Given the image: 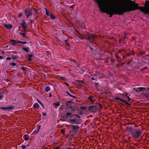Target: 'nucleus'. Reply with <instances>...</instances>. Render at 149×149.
<instances>
[{
  "instance_id": "26",
  "label": "nucleus",
  "mask_w": 149,
  "mask_h": 149,
  "mask_svg": "<svg viewBox=\"0 0 149 149\" xmlns=\"http://www.w3.org/2000/svg\"><path fill=\"white\" fill-rule=\"evenodd\" d=\"M22 49L23 50L25 51L26 52H29V50L28 49V47H23L22 48Z\"/></svg>"
},
{
  "instance_id": "6",
  "label": "nucleus",
  "mask_w": 149,
  "mask_h": 149,
  "mask_svg": "<svg viewBox=\"0 0 149 149\" xmlns=\"http://www.w3.org/2000/svg\"><path fill=\"white\" fill-rule=\"evenodd\" d=\"M70 122L73 124H81V120L80 119H71L70 120Z\"/></svg>"
},
{
  "instance_id": "39",
  "label": "nucleus",
  "mask_w": 149,
  "mask_h": 149,
  "mask_svg": "<svg viewBox=\"0 0 149 149\" xmlns=\"http://www.w3.org/2000/svg\"><path fill=\"white\" fill-rule=\"evenodd\" d=\"M54 104L56 106H57V107H58L60 105V103L59 102H58L56 103H55Z\"/></svg>"
},
{
  "instance_id": "55",
  "label": "nucleus",
  "mask_w": 149,
  "mask_h": 149,
  "mask_svg": "<svg viewBox=\"0 0 149 149\" xmlns=\"http://www.w3.org/2000/svg\"><path fill=\"white\" fill-rule=\"evenodd\" d=\"M121 101H122V102L125 103V104H126V103L127 102H126V100H123L122 99H121Z\"/></svg>"
},
{
  "instance_id": "29",
  "label": "nucleus",
  "mask_w": 149,
  "mask_h": 149,
  "mask_svg": "<svg viewBox=\"0 0 149 149\" xmlns=\"http://www.w3.org/2000/svg\"><path fill=\"white\" fill-rule=\"evenodd\" d=\"M45 14H46L47 15H50L49 14V12L47 9L46 8H45Z\"/></svg>"
},
{
  "instance_id": "14",
  "label": "nucleus",
  "mask_w": 149,
  "mask_h": 149,
  "mask_svg": "<svg viewBox=\"0 0 149 149\" xmlns=\"http://www.w3.org/2000/svg\"><path fill=\"white\" fill-rule=\"evenodd\" d=\"M65 92V95L66 96H68V95H69L70 97H71L73 98H76V97L75 96L72 95V94H70L68 91H66Z\"/></svg>"
},
{
  "instance_id": "32",
  "label": "nucleus",
  "mask_w": 149,
  "mask_h": 149,
  "mask_svg": "<svg viewBox=\"0 0 149 149\" xmlns=\"http://www.w3.org/2000/svg\"><path fill=\"white\" fill-rule=\"evenodd\" d=\"M39 131L37 130H35L33 132V134H37Z\"/></svg>"
},
{
  "instance_id": "16",
  "label": "nucleus",
  "mask_w": 149,
  "mask_h": 149,
  "mask_svg": "<svg viewBox=\"0 0 149 149\" xmlns=\"http://www.w3.org/2000/svg\"><path fill=\"white\" fill-rule=\"evenodd\" d=\"M73 102L70 101H66L65 103V104L66 106H70L71 104H73Z\"/></svg>"
},
{
  "instance_id": "31",
  "label": "nucleus",
  "mask_w": 149,
  "mask_h": 149,
  "mask_svg": "<svg viewBox=\"0 0 149 149\" xmlns=\"http://www.w3.org/2000/svg\"><path fill=\"white\" fill-rule=\"evenodd\" d=\"M88 99L92 102H94L93 99L92 98V97H91V96L88 97Z\"/></svg>"
},
{
  "instance_id": "33",
  "label": "nucleus",
  "mask_w": 149,
  "mask_h": 149,
  "mask_svg": "<svg viewBox=\"0 0 149 149\" xmlns=\"http://www.w3.org/2000/svg\"><path fill=\"white\" fill-rule=\"evenodd\" d=\"M114 99L116 100H119L120 101H121L122 99L118 97H115Z\"/></svg>"
},
{
  "instance_id": "24",
  "label": "nucleus",
  "mask_w": 149,
  "mask_h": 149,
  "mask_svg": "<svg viewBox=\"0 0 149 149\" xmlns=\"http://www.w3.org/2000/svg\"><path fill=\"white\" fill-rule=\"evenodd\" d=\"M37 102L40 104V105L44 109H45L44 106L42 103L41 102V101H40L38 99H37Z\"/></svg>"
},
{
  "instance_id": "22",
  "label": "nucleus",
  "mask_w": 149,
  "mask_h": 149,
  "mask_svg": "<svg viewBox=\"0 0 149 149\" xmlns=\"http://www.w3.org/2000/svg\"><path fill=\"white\" fill-rule=\"evenodd\" d=\"M72 113H68V112L66 114V116H65V118H68V117L72 115Z\"/></svg>"
},
{
  "instance_id": "62",
  "label": "nucleus",
  "mask_w": 149,
  "mask_h": 149,
  "mask_svg": "<svg viewBox=\"0 0 149 149\" xmlns=\"http://www.w3.org/2000/svg\"><path fill=\"white\" fill-rule=\"evenodd\" d=\"M72 149V148H71L68 147H67L65 149Z\"/></svg>"
},
{
  "instance_id": "8",
  "label": "nucleus",
  "mask_w": 149,
  "mask_h": 149,
  "mask_svg": "<svg viewBox=\"0 0 149 149\" xmlns=\"http://www.w3.org/2000/svg\"><path fill=\"white\" fill-rule=\"evenodd\" d=\"M72 127V131L74 134L77 133L79 129V127L78 125H71Z\"/></svg>"
},
{
  "instance_id": "51",
  "label": "nucleus",
  "mask_w": 149,
  "mask_h": 149,
  "mask_svg": "<svg viewBox=\"0 0 149 149\" xmlns=\"http://www.w3.org/2000/svg\"><path fill=\"white\" fill-rule=\"evenodd\" d=\"M68 108L70 109H71L72 110H74V108L71 106H70L68 107Z\"/></svg>"
},
{
  "instance_id": "2",
  "label": "nucleus",
  "mask_w": 149,
  "mask_h": 149,
  "mask_svg": "<svg viewBox=\"0 0 149 149\" xmlns=\"http://www.w3.org/2000/svg\"><path fill=\"white\" fill-rule=\"evenodd\" d=\"M142 134V131L140 130H134L131 133V136L134 139H138L140 137Z\"/></svg>"
},
{
  "instance_id": "63",
  "label": "nucleus",
  "mask_w": 149,
  "mask_h": 149,
  "mask_svg": "<svg viewBox=\"0 0 149 149\" xmlns=\"http://www.w3.org/2000/svg\"><path fill=\"white\" fill-rule=\"evenodd\" d=\"M91 79L92 80H95V78H91Z\"/></svg>"
},
{
  "instance_id": "7",
  "label": "nucleus",
  "mask_w": 149,
  "mask_h": 149,
  "mask_svg": "<svg viewBox=\"0 0 149 149\" xmlns=\"http://www.w3.org/2000/svg\"><path fill=\"white\" fill-rule=\"evenodd\" d=\"M15 107L13 105H8L7 107H1L0 109L5 111H9L13 109Z\"/></svg>"
},
{
  "instance_id": "19",
  "label": "nucleus",
  "mask_w": 149,
  "mask_h": 149,
  "mask_svg": "<svg viewBox=\"0 0 149 149\" xmlns=\"http://www.w3.org/2000/svg\"><path fill=\"white\" fill-rule=\"evenodd\" d=\"M127 130L130 132V134L131 135V133L133 130H132V128L131 127H128L127 128Z\"/></svg>"
},
{
  "instance_id": "17",
  "label": "nucleus",
  "mask_w": 149,
  "mask_h": 149,
  "mask_svg": "<svg viewBox=\"0 0 149 149\" xmlns=\"http://www.w3.org/2000/svg\"><path fill=\"white\" fill-rule=\"evenodd\" d=\"M4 93L3 92H0V100L3 99L4 97Z\"/></svg>"
},
{
  "instance_id": "58",
  "label": "nucleus",
  "mask_w": 149,
  "mask_h": 149,
  "mask_svg": "<svg viewBox=\"0 0 149 149\" xmlns=\"http://www.w3.org/2000/svg\"><path fill=\"white\" fill-rule=\"evenodd\" d=\"M21 68L23 70H26L25 68L24 67H22Z\"/></svg>"
},
{
  "instance_id": "15",
  "label": "nucleus",
  "mask_w": 149,
  "mask_h": 149,
  "mask_svg": "<svg viewBox=\"0 0 149 149\" xmlns=\"http://www.w3.org/2000/svg\"><path fill=\"white\" fill-rule=\"evenodd\" d=\"M28 56H29V58H28L29 61V62H31L33 61V60L32 59H31V58L33 56L32 54H28Z\"/></svg>"
},
{
  "instance_id": "56",
  "label": "nucleus",
  "mask_w": 149,
  "mask_h": 149,
  "mask_svg": "<svg viewBox=\"0 0 149 149\" xmlns=\"http://www.w3.org/2000/svg\"><path fill=\"white\" fill-rule=\"evenodd\" d=\"M42 115L43 116H45L47 115V113L45 112H43L42 113Z\"/></svg>"
},
{
  "instance_id": "37",
  "label": "nucleus",
  "mask_w": 149,
  "mask_h": 149,
  "mask_svg": "<svg viewBox=\"0 0 149 149\" xmlns=\"http://www.w3.org/2000/svg\"><path fill=\"white\" fill-rule=\"evenodd\" d=\"M125 104H126V105L128 107H131V105L128 102H126Z\"/></svg>"
},
{
  "instance_id": "52",
  "label": "nucleus",
  "mask_w": 149,
  "mask_h": 149,
  "mask_svg": "<svg viewBox=\"0 0 149 149\" xmlns=\"http://www.w3.org/2000/svg\"><path fill=\"white\" fill-rule=\"evenodd\" d=\"M33 10H34V11L36 13H37V12L38 11L37 10V9H35V8H33Z\"/></svg>"
},
{
  "instance_id": "53",
  "label": "nucleus",
  "mask_w": 149,
  "mask_h": 149,
  "mask_svg": "<svg viewBox=\"0 0 149 149\" xmlns=\"http://www.w3.org/2000/svg\"><path fill=\"white\" fill-rule=\"evenodd\" d=\"M65 132V131L64 130H61V133L62 134H65V133H64Z\"/></svg>"
},
{
  "instance_id": "21",
  "label": "nucleus",
  "mask_w": 149,
  "mask_h": 149,
  "mask_svg": "<svg viewBox=\"0 0 149 149\" xmlns=\"http://www.w3.org/2000/svg\"><path fill=\"white\" fill-rule=\"evenodd\" d=\"M40 106L38 103H35L33 106V108L35 109L36 108H38Z\"/></svg>"
},
{
  "instance_id": "38",
  "label": "nucleus",
  "mask_w": 149,
  "mask_h": 149,
  "mask_svg": "<svg viewBox=\"0 0 149 149\" xmlns=\"http://www.w3.org/2000/svg\"><path fill=\"white\" fill-rule=\"evenodd\" d=\"M60 78L61 79H62V80H64V81H66L67 80L66 78L64 77H60Z\"/></svg>"
},
{
  "instance_id": "18",
  "label": "nucleus",
  "mask_w": 149,
  "mask_h": 149,
  "mask_svg": "<svg viewBox=\"0 0 149 149\" xmlns=\"http://www.w3.org/2000/svg\"><path fill=\"white\" fill-rule=\"evenodd\" d=\"M29 136L27 134H25L23 136V138L25 141H28L29 139Z\"/></svg>"
},
{
  "instance_id": "59",
  "label": "nucleus",
  "mask_w": 149,
  "mask_h": 149,
  "mask_svg": "<svg viewBox=\"0 0 149 149\" xmlns=\"http://www.w3.org/2000/svg\"><path fill=\"white\" fill-rule=\"evenodd\" d=\"M20 41L19 40H15V42L17 43H20Z\"/></svg>"
},
{
  "instance_id": "50",
  "label": "nucleus",
  "mask_w": 149,
  "mask_h": 149,
  "mask_svg": "<svg viewBox=\"0 0 149 149\" xmlns=\"http://www.w3.org/2000/svg\"><path fill=\"white\" fill-rule=\"evenodd\" d=\"M69 91H70V93H73L74 92V91L73 90H71L70 89H69Z\"/></svg>"
},
{
  "instance_id": "49",
  "label": "nucleus",
  "mask_w": 149,
  "mask_h": 149,
  "mask_svg": "<svg viewBox=\"0 0 149 149\" xmlns=\"http://www.w3.org/2000/svg\"><path fill=\"white\" fill-rule=\"evenodd\" d=\"M98 105L100 107V108L102 109V108L103 106L101 104H100V103H98Z\"/></svg>"
},
{
  "instance_id": "13",
  "label": "nucleus",
  "mask_w": 149,
  "mask_h": 149,
  "mask_svg": "<svg viewBox=\"0 0 149 149\" xmlns=\"http://www.w3.org/2000/svg\"><path fill=\"white\" fill-rule=\"evenodd\" d=\"M145 89V88H143V87L136 88H134V89L135 90V91L137 92H138V91H142L143 90Z\"/></svg>"
},
{
  "instance_id": "46",
  "label": "nucleus",
  "mask_w": 149,
  "mask_h": 149,
  "mask_svg": "<svg viewBox=\"0 0 149 149\" xmlns=\"http://www.w3.org/2000/svg\"><path fill=\"white\" fill-rule=\"evenodd\" d=\"M24 31H23V32L24 33H25L26 34V33L27 32V29H23Z\"/></svg>"
},
{
  "instance_id": "64",
  "label": "nucleus",
  "mask_w": 149,
  "mask_h": 149,
  "mask_svg": "<svg viewBox=\"0 0 149 149\" xmlns=\"http://www.w3.org/2000/svg\"><path fill=\"white\" fill-rule=\"evenodd\" d=\"M43 148L44 149H48V147H44Z\"/></svg>"
},
{
  "instance_id": "43",
  "label": "nucleus",
  "mask_w": 149,
  "mask_h": 149,
  "mask_svg": "<svg viewBox=\"0 0 149 149\" xmlns=\"http://www.w3.org/2000/svg\"><path fill=\"white\" fill-rule=\"evenodd\" d=\"M93 84H94L95 86L96 87H97L99 85V83H94Z\"/></svg>"
},
{
  "instance_id": "34",
  "label": "nucleus",
  "mask_w": 149,
  "mask_h": 149,
  "mask_svg": "<svg viewBox=\"0 0 149 149\" xmlns=\"http://www.w3.org/2000/svg\"><path fill=\"white\" fill-rule=\"evenodd\" d=\"M113 76V74L111 72H109L108 74V77H112Z\"/></svg>"
},
{
  "instance_id": "20",
  "label": "nucleus",
  "mask_w": 149,
  "mask_h": 149,
  "mask_svg": "<svg viewBox=\"0 0 149 149\" xmlns=\"http://www.w3.org/2000/svg\"><path fill=\"white\" fill-rule=\"evenodd\" d=\"M19 35H22L21 36H22V37H23L24 38H27V36L25 34V33H22V32H20L19 33Z\"/></svg>"
},
{
  "instance_id": "47",
  "label": "nucleus",
  "mask_w": 149,
  "mask_h": 149,
  "mask_svg": "<svg viewBox=\"0 0 149 149\" xmlns=\"http://www.w3.org/2000/svg\"><path fill=\"white\" fill-rule=\"evenodd\" d=\"M26 147V146L25 145H22V149H25Z\"/></svg>"
},
{
  "instance_id": "12",
  "label": "nucleus",
  "mask_w": 149,
  "mask_h": 149,
  "mask_svg": "<svg viewBox=\"0 0 149 149\" xmlns=\"http://www.w3.org/2000/svg\"><path fill=\"white\" fill-rule=\"evenodd\" d=\"M93 38L94 36L92 34H91V37L90 36H84V38L86 39V40H88L89 41H91Z\"/></svg>"
},
{
  "instance_id": "61",
  "label": "nucleus",
  "mask_w": 149,
  "mask_h": 149,
  "mask_svg": "<svg viewBox=\"0 0 149 149\" xmlns=\"http://www.w3.org/2000/svg\"><path fill=\"white\" fill-rule=\"evenodd\" d=\"M73 64L74 65H77V63H76V62H74V63H73Z\"/></svg>"
},
{
  "instance_id": "45",
  "label": "nucleus",
  "mask_w": 149,
  "mask_h": 149,
  "mask_svg": "<svg viewBox=\"0 0 149 149\" xmlns=\"http://www.w3.org/2000/svg\"><path fill=\"white\" fill-rule=\"evenodd\" d=\"M20 43L22 44H26V43H27L28 42L26 41L22 42V41H20Z\"/></svg>"
},
{
  "instance_id": "48",
  "label": "nucleus",
  "mask_w": 149,
  "mask_h": 149,
  "mask_svg": "<svg viewBox=\"0 0 149 149\" xmlns=\"http://www.w3.org/2000/svg\"><path fill=\"white\" fill-rule=\"evenodd\" d=\"M60 147L59 146H58L56 148H54V149H60Z\"/></svg>"
},
{
  "instance_id": "1",
  "label": "nucleus",
  "mask_w": 149,
  "mask_h": 149,
  "mask_svg": "<svg viewBox=\"0 0 149 149\" xmlns=\"http://www.w3.org/2000/svg\"><path fill=\"white\" fill-rule=\"evenodd\" d=\"M101 12L110 15L111 17L113 14L122 15L127 12L134 11L137 9L140 10L146 14L149 15V3L146 1L144 7L139 6L138 4L131 0H126L131 2L132 6H125L120 7L114 8L112 6L115 4L114 0H95Z\"/></svg>"
},
{
  "instance_id": "40",
  "label": "nucleus",
  "mask_w": 149,
  "mask_h": 149,
  "mask_svg": "<svg viewBox=\"0 0 149 149\" xmlns=\"http://www.w3.org/2000/svg\"><path fill=\"white\" fill-rule=\"evenodd\" d=\"M10 65L13 66H15L17 65V64L16 63H10Z\"/></svg>"
},
{
  "instance_id": "9",
  "label": "nucleus",
  "mask_w": 149,
  "mask_h": 149,
  "mask_svg": "<svg viewBox=\"0 0 149 149\" xmlns=\"http://www.w3.org/2000/svg\"><path fill=\"white\" fill-rule=\"evenodd\" d=\"M22 22L20 24L23 29H26L28 27L26 23L24 20H22Z\"/></svg>"
},
{
  "instance_id": "4",
  "label": "nucleus",
  "mask_w": 149,
  "mask_h": 149,
  "mask_svg": "<svg viewBox=\"0 0 149 149\" xmlns=\"http://www.w3.org/2000/svg\"><path fill=\"white\" fill-rule=\"evenodd\" d=\"M97 106L94 105L89 106L88 109L90 111L95 113L97 111Z\"/></svg>"
},
{
  "instance_id": "36",
  "label": "nucleus",
  "mask_w": 149,
  "mask_h": 149,
  "mask_svg": "<svg viewBox=\"0 0 149 149\" xmlns=\"http://www.w3.org/2000/svg\"><path fill=\"white\" fill-rule=\"evenodd\" d=\"M110 61L111 62V63L113 64L114 62V60L113 59H112V58H110Z\"/></svg>"
},
{
  "instance_id": "25",
  "label": "nucleus",
  "mask_w": 149,
  "mask_h": 149,
  "mask_svg": "<svg viewBox=\"0 0 149 149\" xmlns=\"http://www.w3.org/2000/svg\"><path fill=\"white\" fill-rule=\"evenodd\" d=\"M50 90V88L49 86H47L45 89V90L46 92H48Z\"/></svg>"
},
{
  "instance_id": "10",
  "label": "nucleus",
  "mask_w": 149,
  "mask_h": 149,
  "mask_svg": "<svg viewBox=\"0 0 149 149\" xmlns=\"http://www.w3.org/2000/svg\"><path fill=\"white\" fill-rule=\"evenodd\" d=\"M2 25L8 29H11L13 28V25L10 24H7L3 23Z\"/></svg>"
},
{
  "instance_id": "54",
  "label": "nucleus",
  "mask_w": 149,
  "mask_h": 149,
  "mask_svg": "<svg viewBox=\"0 0 149 149\" xmlns=\"http://www.w3.org/2000/svg\"><path fill=\"white\" fill-rule=\"evenodd\" d=\"M126 97L128 98V101H129L130 100H131V99H130V98L129 96H128L127 95Z\"/></svg>"
},
{
  "instance_id": "23",
  "label": "nucleus",
  "mask_w": 149,
  "mask_h": 149,
  "mask_svg": "<svg viewBox=\"0 0 149 149\" xmlns=\"http://www.w3.org/2000/svg\"><path fill=\"white\" fill-rule=\"evenodd\" d=\"M49 15L50 17L52 18L53 19H55L56 18V17L55 16L52 14V13H51Z\"/></svg>"
},
{
  "instance_id": "11",
  "label": "nucleus",
  "mask_w": 149,
  "mask_h": 149,
  "mask_svg": "<svg viewBox=\"0 0 149 149\" xmlns=\"http://www.w3.org/2000/svg\"><path fill=\"white\" fill-rule=\"evenodd\" d=\"M25 15L26 16V18H28L31 15L32 12L31 11H28L26 9L24 11Z\"/></svg>"
},
{
  "instance_id": "35",
  "label": "nucleus",
  "mask_w": 149,
  "mask_h": 149,
  "mask_svg": "<svg viewBox=\"0 0 149 149\" xmlns=\"http://www.w3.org/2000/svg\"><path fill=\"white\" fill-rule=\"evenodd\" d=\"M31 141L30 140L28 142L26 143H25V146H26L27 147H29L30 145V142Z\"/></svg>"
},
{
  "instance_id": "27",
  "label": "nucleus",
  "mask_w": 149,
  "mask_h": 149,
  "mask_svg": "<svg viewBox=\"0 0 149 149\" xmlns=\"http://www.w3.org/2000/svg\"><path fill=\"white\" fill-rule=\"evenodd\" d=\"M64 43L67 46L70 47V46L69 44V43L67 41V40H65L64 41Z\"/></svg>"
},
{
  "instance_id": "5",
  "label": "nucleus",
  "mask_w": 149,
  "mask_h": 149,
  "mask_svg": "<svg viewBox=\"0 0 149 149\" xmlns=\"http://www.w3.org/2000/svg\"><path fill=\"white\" fill-rule=\"evenodd\" d=\"M96 45L95 44H93L91 42L89 45V47L91 50V52L93 54H95V52L96 51Z\"/></svg>"
},
{
  "instance_id": "30",
  "label": "nucleus",
  "mask_w": 149,
  "mask_h": 149,
  "mask_svg": "<svg viewBox=\"0 0 149 149\" xmlns=\"http://www.w3.org/2000/svg\"><path fill=\"white\" fill-rule=\"evenodd\" d=\"M73 116H75V117H78L79 118H80V116L78 114L75 115L74 114H73L72 115V117H73Z\"/></svg>"
},
{
  "instance_id": "44",
  "label": "nucleus",
  "mask_w": 149,
  "mask_h": 149,
  "mask_svg": "<svg viewBox=\"0 0 149 149\" xmlns=\"http://www.w3.org/2000/svg\"><path fill=\"white\" fill-rule=\"evenodd\" d=\"M40 128H41V126L40 125H38L37 128L36 129L39 131V130H40Z\"/></svg>"
},
{
  "instance_id": "60",
  "label": "nucleus",
  "mask_w": 149,
  "mask_h": 149,
  "mask_svg": "<svg viewBox=\"0 0 149 149\" xmlns=\"http://www.w3.org/2000/svg\"><path fill=\"white\" fill-rule=\"evenodd\" d=\"M10 41L11 42H15V40L13 39H12L10 40Z\"/></svg>"
},
{
  "instance_id": "3",
  "label": "nucleus",
  "mask_w": 149,
  "mask_h": 149,
  "mask_svg": "<svg viewBox=\"0 0 149 149\" xmlns=\"http://www.w3.org/2000/svg\"><path fill=\"white\" fill-rule=\"evenodd\" d=\"M95 55H96L94 57V59L95 60H96L99 61L100 60H103L104 59H105L106 57L104 56V54H97Z\"/></svg>"
},
{
  "instance_id": "42",
  "label": "nucleus",
  "mask_w": 149,
  "mask_h": 149,
  "mask_svg": "<svg viewBox=\"0 0 149 149\" xmlns=\"http://www.w3.org/2000/svg\"><path fill=\"white\" fill-rule=\"evenodd\" d=\"M81 70L83 71L84 72L86 70V67H83Z\"/></svg>"
},
{
  "instance_id": "41",
  "label": "nucleus",
  "mask_w": 149,
  "mask_h": 149,
  "mask_svg": "<svg viewBox=\"0 0 149 149\" xmlns=\"http://www.w3.org/2000/svg\"><path fill=\"white\" fill-rule=\"evenodd\" d=\"M66 119V118H65V116H64V117H63V119H61V118L60 119V120L61 121H65Z\"/></svg>"
},
{
  "instance_id": "28",
  "label": "nucleus",
  "mask_w": 149,
  "mask_h": 149,
  "mask_svg": "<svg viewBox=\"0 0 149 149\" xmlns=\"http://www.w3.org/2000/svg\"><path fill=\"white\" fill-rule=\"evenodd\" d=\"M12 59L16 60L17 59V57L15 55H13L12 56Z\"/></svg>"
},
{
  "instance_id": "57",
  "label": "nucleus",
  "mask_w": 149,
  "mask_h": 149,
  "mask_svg": "<svg viewBox=\"0 0 149 149\" xmlns=\"http://www.w3.org/2000/svg\"><path fill=\"white\" fill-rule=\"evenodd\" d=\"M11 58L10 57H7L6 58V60H11Z\"/></svg>"
}]
</instances>
